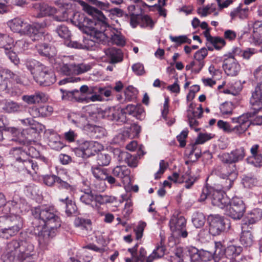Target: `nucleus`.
<instances>
[{
  "instance_id": "obj_1",
  "label": "nucleus",
  "mask_w": 262,
  "mask_h": 262,
  "mask_svg": "<svg viewBox=\"0 0 262 262\" xmlns=\"http://www.w3.org/2000/svg\"><path fill=\"white\" fill-rule=\"evenodd\" d=\"M78 2L89 14L97 15L100 19H101V20H95L85 17L79 29L89 35L90 40L92 41L97 43L103 42L106 38V34L105 33L107 26L105 21L106 17L101 11L89 5L84 1L78 0Z\"/></svg>"
},
{
  "instance_id": "obj_27",
  "label": "nucleus",
  "mask_w": 262,
  "mask_h": 262,
  "mask_svg": "<svg viewBox=\"0 0 262 262\" xmlns=\"http://www.w3.org/2000/svg\"><path fill=\"white\" fill-rule=\"evenodd\" d=\"M203 111L200 105L196 108V110H187V117L190 126L195 130L198 129L195 128L199 124L197 119L202 117Z\"/></svg>"
},
{
  "instance_id": "obj_55",
  "label": "nucleus",
  "mask_w": 262,
  "mask_h": 262,
  "mask_svg": "<svg viewBox=\"0 0 262 262\" xmlns=\"http://www.w3.org/2000/svg\"><path fill=\"white\" fill-rule=\"evenodd\" d=\"M138 91L137 89L132 85L126 88L124 91L125 99L128 101L134 100L137 96Z\"/></svg>"
},
{
  "instance_id": "obj_41",
  "label": "nucleus",
  "mask_w": 262,
  "mask_h": 262,
  "mask_svg": "<svg viewBox=\"0 0 262 262\" xmlns=\"http://www.w3.org/2000/svg\"><path fill=\"white\" fill-rule=\"evenodd\" d=\"M165 246L161 243L160 245H158L152 253L147 257L146 262H152L155 259L162 257L165 254Z\"/></svg>"
},
{
  "instance_id": "obj_5",
  "label": "nucleus",
  "mask_w": 262,
  "mask_h": 262,
  "mask_svg": "<svg viewBox=\"0 0 262 262\" xmlns=\"http://www.w3.org/2000/svg\"><path fill=\"white\" fill-rule=\"evenodd\" d=\"M54 60V68L64 75H79L88 72L91 68L88 64H75L72 56H64L62 58H57Z\"/></svg>"
},
{
  "instance_id": "obj_19",
  "label": "nucleus",
  "mask_w": 262,
  "mask_h": 262,
  "mask_svg": "<svg viewBox=\"0 0 262 262\" xmlns=\"http://www.w3.org/2000/svg\"><path fill=\"white\" fill-rule=\"evenodd\" d=\"M250 102L254 113H255L262 108V82H258L255 86Z\"/></svg>"
},
{
  "instance_id": "obj_34",
  "label": "nucleus",
  "mask_w": 262,
  "mask_h": 262,
  "mask_svg": "<svg viewBox=\"0 0 262 262\" xmlns=\"http://www.w3.org/2000/svg\"><path fill=\"white\" fill-rule=\"evenodd\" d=\"M105 55L110 59V63H115L123 59V55L120 50L114 48H108L105 50Z\"/></svg>"
},
{
  "instance_id": "obj_57",
  "label": "nucleus",
  "mask_w": 262,
  "mask_h": 262,
  "mask_svg": "<svg viewBox=\"0 0 262 262\" xmlns=\"http://www.w3.org/2000/svg\"><path fill=\"white\" fill-rule=\"evenodd\" d=\"M85 16L83 14L79 12H76L74 14L72 18L71 19V23L77 27L79 29L80 28L83 21L84 20Z\"/></svg>"
},
{
  "instance_id": "obj_48",
  "label": "nucleus",
  "mask_w": 262,
  "mask_h": 262,
  "mask_svg": "<svg viewBox=\"0 0 262 262\" xmlns=\"http://www.w3.org/2000/svg\"><path fill=\"white\" fill-rule=\"evenodd\" d=\"M55 31L58 34V36L61 38L67 40H69L71 38V31L65 25H61L57 26L56 28Z\"/></svg>"
},
{
  "instance_id": "obj_6",
  "label": "nucleus",
  "mask_w": 262,
  "mask_h": 262,
  "mask_svg": "<svg viewBox=\"0 0 262 262\" xmlns=\"http://www.w3.org/2000/svg\"><path fill=\"white\" fill-rule=\"evenodd\" d=\"M206 199L210 200L213 206L223 210H224L230 203L229 198L223 191L208 186L203 188L199 201L203 202Z\"/></svg>"
},
{
  "instance_id": "obj_54",
  "label": "nucleus",
  "mask_w": 262,
  "mask_h": 262,
  "mask_svg": "<svg viewBox=\"0 0 262 262\" xmlns=\"http://www.w3.org/2000/svg\"><path fill=\"white\" fill-rule=\"evenodd\" d=\"M58 187L60 189H64L68 191L69 195L72 196L76 190L74 186L69 184L67 182L62 180L60 177L57 179V183Z\"/></svg>"
},
{
  "instance_id": "obj_21",
  "label": "nucleus",
  "mask_w": 262,
  "mask_h": 262,
  "mask_svg": "<svg viewBox=\"0 0 262 262\" xmlns=\"http://www.w3.org/2000/svg\"><path fill=\"white\" fill-rule=\"evenodd\" d=\"M223 68L225 73L231 76L237 75L241 70L240 65L232 56H230L224 60Z\"/></svg>"
},
{
  "instance_id": "obj_50",
  "label": "nucleus",
  "mask_w": 262,
  "mask_h": 262,
  "mask_svg": "<svg viewBox=\"0 0 262 262\" xmlns=\"http://www.w3.org/2000/svg\"><path fill=\"white\" fill-rule=\"evenodd\" d=\"M192 222L196 228H201L205 224V217L202 212H195L192 215Z\"/></svg>"
},
{
  "instance_id": "obj_3",
  "label": "nucleus",
  "mask_w": 262,
  "mask_h": 262,
  "mask_svg": "<svg viewBox=\"0 0 262 262\" xmlns=\"http://www.w3.org/2000/svg\"><path fill=\"white\" fill-rule=\"evenodd\" d=\"M2 259L3 262H35L37 254L30 242L13 240L8 243Z\"/></svg>"
},
{
  "instance_id": "obj_64",
  "label": "nucleus",
  "mask_w": 262,
  "mask_h": 262,
  "mask_svg": "<svg viewBox=\"0 0 262 262\" xmlns=\"http://www.w3.org/2000/svg\"><path fill=\"white\" fill-rule=\"evenodd\" d=\"M215 250L214 254L216 257H219L220 258L225 255V249L222 245L221 242H215Z\"/></svg>"
},
{
  "instance_id": "obj_17",
  "label": "nucleus",
  "mask_w": 262,
  "mask_h": 262,
  "mask_svg": "<svg viewBox=\"0 0 262 262\" xmlns=\"http://www.w3.org/2000/svg\"><path fill=\"white\" fill-rule=\"evenodd\" d=\"M262 218V210L255 208L248 212L246 217L243 220L242 229L246 228L252 229L253 224H256Z\"/></svg>"
},
{
  "instance_id": "obj_56",
  "label": "nucleus",
  "mask_w": 262,
  "mask_h": 262,
  "mask_svg": "<svg viewBox=\"0 0 262 262\" xmlns=\"http://www.w3.org/2000/svg\"><path fill=\"white\" fill-rule=\"evenodd\" d=\"M29 43L25 40H17L15 45H13V50L17 53H21L28 49Z\"/></svg>"
},
{
  "instance_id": "obj_53",
  "label": "nucleus",
  "mask_w": 262,
  "mask_h": 262,
  "mask_svg": "<svg viewBox=\"0 0 262 262\" xmlns=\"http://www.w3.org/2000/svg\"><path fill=\"white\" fill-rule=\"evenodd\" d=\"M200 251L194 247H187L185 249V253L189 255L190 259L192 261H199Z\"/></svg>"
},
{
  "instance_id": "obj_44",
  "label": "nucleus",
  "mask_w": 262,
  "mask_h": 262,
  "mask_svg": "<svg viewBox=\"0 0 262 262\" xmlns=\"http://www.w3.org/2000/svg\"><path fill=\"white\" fill-rule=\"evenodd\" d=\"M13 43V39L6 34L0 33V48L5 51L11 49Z\"/></svg>"
},
{
  "instance_id": "obj_38",
  "label": "nucleus",
  "mask_w": 262,
  "mask_h": 262,
  "mask_svg": "<svg viewBox=\"0 0 262 262\" xmlns=\"http://www.w3.org/2000/svg\"><path fill=\"white\" fill-rule=\"evenodd\" d=\"M86 132L90 136L96 138H101L106 135V131L104 128L92 123H91Z\"/></svg>"
},
{
  "instance_id": "obj_60",
  "label": "nucleus",
  "mask_w": 262,
  "mask_h": 262,
  "mask_svg": "<svg viewBox=\"0 0 262 262\" xmlns=\"http://www.w3.org/2000/svg\"><path fill=\"white\" fill-rule=\"evenodd\" d=\"M94 200H95V197L91 191L83 192L80 196V201L87 205H90Z\"/></svg>"
},
{
  "instance_id": "obj_23",
  "label": "nucleus",
  "mask_w": 262,
  "mask_h": 262,
  "mask_svg": "<svg viewBox=\"0 0 262 262\" xmlns=\"http://www.w3.org/2000/svg\"><path fill=\"white\" fill-rule=\"evenodd\" d=\"M236 168L235 164L227 167V171L222 173L223 179L227 178L226 183L223 185L222 188L225 190H229L232 186L234 180L237 177Z\"/></svg>"
},
{
  "instance_id": "obj_15",
  "label": "nucleus",
  "mask_w": 262,
  "mask_h": 262,
  "mask_svg": "<svg viewBox=\"0 0 262 262\" xmlns=\"http://www.w3.org/2000/svg\"><path fill=\"white\" fill-rule=\"evenodd\" d=\"M209 232L212 235L220 234L226 228V221L220 215L216 214L209 217Z\"/></svg>"
},
{
  "instance_id": "obj_16",
  "label": "nucleus",
  "mask_w": 262,
  "mask_h": 262,
  "mask_svg": "<svg viewBox=\"0 0 262 262\" xmlns=\"http://www.w3.org/2000/svg\"><path fill=\"white\" fill-rule=\"evenodd\" d=\"M88 250L100 252L102 249L95 245H89L79 250L77 255V258L71 257L67 262H90L92 259V255Z\"/></svg>"
},
{
  "instance_id": "obj_14",
  "label": "nucleus",
  "mask_w": 262,
  "mask_h": 262,
  "mask_svg": "<svg viewBox=\"0 0 262 262\" xmlns=\"http://www.w3.org/2000/svg\"><path fill=\"white\" fill-rule=\"evenodd\" d=\"M34 79L39 84L45 86H49L56 81L54 72L45 66L36 74Z\"/></svg>"
},
{
  "instance_id": "obj_52",
  "label": "nucleus",
  "mask_w": 262,
  "mask_h": 262,
  "mask_svg": "<svg viewBox=\"0 0 262 262\" xmlns=\"http://www.w3.org/2000/svg\"><path fill=\"white\" fill-rule=\"evenodd\" d=\"M254 35L253 42L255 45H260L262 43V39L258 38L259 32H262V23L261 21H256L253 25Z\"/></svg>"
},
{
  "instance_id": "obj_39",
  "label": "nucleus",
  "mask_w": 262,
  "mask_h": 262,
  "mask_svg": "<svg viewBox=\"0 0 262 262\" xmlns=\"http://www.w3.org/2000/svg\"><path fill=\"white\" fill-rule=\"evenodd\" d=\"M39 132L37 129L33 127H30L21 131V135H23L22 138L24 139V142L22 143H25L26 142H31L34 141L38 136Z\"/></svg>"
},
{
  "instance_id": "obj_28",
  "label": "nucleus",
  "mask_w": 262,
  "mask_h": 262,
  "mask_svg": "<svg viewBox=\"0 0 262 262\" xmlns=\"http://www.w3.org/2000/svg\"><path fill=\"white\" fill-rule=\"evenodd\" d=\"M15 224L14 225L2 229V236L4 238H8L11 236L16 235L22 228V221L19 216H15Z\"/></svg>"
},
{
  "instance_id": "obj_2",
  "label": "nucleus",
  "mask_w": 262,
  "mask_h": 262,
  "mask_svg": "<svg viewBox=\"0 0 262 262\" xmlns=\"http://www.w3.org/2000/svg\"><path fill=\"white\" fill-rule=\"evenodd\" d=\"M35 213L45 224L38 232V242L40 246L45 248L50 239L56 235L57 228L61 226V221L53 206H42L36 209Z\"/></svg>"
},
{
  "instance_id": "obj_4",
  "label": "nucleus",
  "mask_w": 262,
  "mask_h": 262,
  "mask_svg": "<svg viewBox=\"0 0 262 262\" xmlns=\"http://www.w3.org/2000/svg\"><path fill=\"white\" fill-rule=\"evenodd\" d=\"M7 25L11 30L21 35L29 36L32 41H37L41 39L42 32L41 29L47 27L46 21L35 23L31 25L21 18L16 17L9 20Z\"/></svg>"
},
{
  "instance_id": "obj_37",
  "label": "nucleus",
  "mask_w": 262,
  "mask_h": 262,
  "mask_svg": "<svg viewBox=\"0 0 262 262\" xmlns=\"http://www.w3.org/2000/svg\"><path fill=\"white\" fill-rule=\"evenodd\" d=\"M25 65L28 70L30 71L34 78L36 74L39 73L42 67L45 66L38 61L34 59H27L26 61Z\"/></svg>"
},
{
  "instance_id": "obj_24",
  "label": "nucleus",
  "mask_w": 262,
  "mask_h": 262,
  "mask_svg": "<svg viewBox=\"0 0 262 262\" xmlns=\"http://www.w3.org/2000/svg\"><path fill=\"white\" fill-rule=\"evenodd\" d=\"M92 172L94 177L100 181L99 184H95L96 188L98 191H103L106 188L104 178L107 174V170L104 168L92 167Z\"/></svg>"
},
{
  "instance_id": "obj_10",
  "label": "nucleus",
  "mask_w": 262,
  "mask_h": 262,
  "mask_svg": "<svg viewBox=\"0 0 262 262\" xmlns=\"http://www.w3.org/2000/svg\"><path fill=\"white\" fill-rule=\"evenodd\" d=\"M224 213L234 220H239L243 216L246 206L243 200L235 196L230 200L229 204L224 209Z\"/></svg>"
},
{
  "instance_id": "obj_22",
  "label": "nucleus",
  "mask_w": 262,
  "mask_h": 262,
  "mask_svg": "<svg viewBox=\"0 0 262 262\" xmlns=\"http://www.w3.org/2000/svg\"><path fill=\"white\" fill-rule=\"evenodd\" d=\"M22 100L29 105L45 103L48 100L47 95L41 92L37 91L33 94L24 95L21 97Z\"/></svg>"
},
{
  "instance_id": "obj_61",
  "label": "nucleus",
  "mask_w": 262,
  "mask_h": 262,
  "mask_svg": "<svg viewBox=\"0 0 262 262\" xmlns=\"http://www.w3.org/2000/svg\"><path fill=\"white\" fill-rule=\"evenodd\" d=\"M242 183L245 187L250 188L256 185L257 180L253 177L246 176L243 178Z\"/></svg>"
},
{
  "instance_id": "obj_8",
  "label": "nucleus",
  "mask_w": 262,
  "mask_h": 262,
  "mask_svg": "<svg viewBox=\"0 0 262 262\" xmlns=\"http://www.w3.org/2000/svg\"><path fill=\"white\" fill-rule=\"evenodd\" d=\"M104 113L105 114H107L106 116L109 119L125 121L123 118L124 115L128 114L138 118L144 113V111L140 105L128 104L121 110H116L113 107L105 110Z\"/></svg>"
},
{
  "instance_id": "obj_20",
  "label": "nucleus",
  "mask_w": 262,
  "mask_h": 262,
  "mask_svg": "<svg viewBox=\"0 0 262 262\" xmlns=\"http://www.w3.org/2000/svg\"><path fill=\"white\" fill-rule=\"evenodd\" d=\"M168 179L174 183H185V187L189 189L193 185L196 179L190 175L189 171H187L184 174L180 177L179 174L177 172H174L171 176L168 177Z\"/></svg>"
},
{
  "instance_id": "obj_45",
  "label": "nucleus",
  "mask_w": 262,
  "mask_h": 262,
  "mask_svg": "<svg viewBox=\"0 0 262 262\" xmlns=\"http://www.w3.org/2000/svg\"><path fill=\"white\" fill-rule=\"evenodd\" d=\"M75 227L81 230H88L91 227V221L90 220L81 217H76L74 222Z\"/></svg>"
},
{
  "instance_id": "obj_63",
  "label": "nucleus",
  "mask_w": 262,
  "mask_h": 262,
  "mask_svg": "<svg viewBox=\"0 0 262 262\" xmlns=\"http://www.w3.org/2000/svg\"><path fill=\"white\" fill-rule=\"evenodd\" d=\"M140 26L141 27H150L152 28L154 25V22L151 18L148 15H140Z\"/></svg>"
},
{
  "instance_id": "obj_59",
  "label": "nucleus",
  "mask_w": 262,
  "mask_h": 262,
  "mask_svg": "<svg viewBox=\"0 0 262 262\" xmlns=\"http://www.w3.org/2000/svg\"><path fill=\"white\" fill-rule=\"evenodd\" d=\"M49 145L56 150H59L62 147V144L59 141V138L56 135H52L50 137Z\"/></svg>"
},
{
  "instance_id": "obj_12",
  "label": "nucleus",
  "mask_w": 262,
  "mask_h": 262,
  "mask_svg": "<svg viewBox=\"0 0 262 262\" xmlns=\"http://www.w3.org/2000/svg\"><path fill=\"white\" fill-rule=\"evenodd\" d=\"M251 117V113H248L238 117L232 118V123L236 124L234 126H232V133L237 135L244 133L251 124L250 118Z\"/></svg>"
},
{
  "instance_id": "obj_25",
  "label": "nucleus",
  "mask_w": 262,
  "mask_h": 262,
  "mask_svg": "<svg viewBox=\"0 0 262 262\" xmlns=\"http://www.w3.org/2000/svg\"><path fill=\"white\" fill-rule=\"evenodd\" d=\"M242 248L241 246L230 245L225 250V256L230 262H240L243 258L241 255Z\"/></svg>"
},
{
  "instance_id": "obj_7",
  "label": "nucleus",
  "mask_w": 262,
  "mask_h": 262,
  "mask_svg": "<svg viewBox=\"0 0 262 262\" xmlns=\"http://www.w3.org/2000/svg\"><path fill=\"white\" fill-rule=\"evenodd\" d=\"M86 111L89 116L83 114H76L71 119V122L77 127L82 128L86 132L89 127L91 124V122L96 121L98 118L102 116L105 117L106 115H103L101 112L95 105H91L87 107Z\"/></svg>"
},
{
  "instance_id": "obj_43",
  "label": "nucleus",
  "mask_w": 262,
  "mask_h": 262,
  "mask_svg": "<svg viewBox=\"0 0 262 262\" xmlns=\"http://www.w3.org/2000/svg\"><path fill=\"white\" fill-rule=\"evenodd\" d=\"M246 228L243 229L241 242L245 247H250L253 243V236L250 231H246Z\"/></svg>"
},
{
  "instance_id": "obj_35",
  "label": "nucleus",
  "mask_w": 262,
  "mask_h": 262,
  "mask_svg": "<svg viewBox=\"0 0 262 262\" xmlns=\"http://www.w3.org/2000/svg\"><path fill=\"white\" fill-rule=\"evenodd\" d=\"M204 35L206 38L207 40L209 41L216 50H220L225 45V41L223 38L219 37H213L211 36L209 29H206L204 32Z\"/></svg>"
},
{
  "instance_id": "obj_47",
  "label": "nucleus",
  "mask_w": 262,
  "mask_h": 262,
  "mask_svg": "<svg viewBox=\"0 0 262 262\" xmlns=\"http://www.w3.org/2000/svg\"><path fill=\"white\" fill-rule=\"evenodd\" d=\"M2 108L7 113H14L20 111L22 105L13 101H6Z\"/></svg>"
},
{
  "instance_id": "obj_51",
  "label": "nucleus",
  "mask_w": 262,
  "mask_h": 262,
  "mask_svg": "<svg viewBox=\"0 0 262 262\" xmlns=\"http://www.w3.org/2000/svg\"><path fill=\"white\" fill-rule=\"evenodd\" d=\"M116 200V197L107 195L98 194L95 196V202L100 205L112 203Z\"/></svg>"
},
{
  "instance_id": "obj_9",
  "label": "nucleus",
  "mask_w": 262,
  "mask_h": 262,
  "mask_svg": "<svg viewBox=\"0 0 262 262\" xmlns=\"http://www.w3.org/2000/svg\"><path fill=\"white\" fill-rule=\"evenodd\" d=\"M77 147L74 149L75 154L79 157L85 158L95 155L102 148V146L97 142L80 140L77 141Z\"/></svg>"
},
{
  "instance_id": "obj_36",
  "label": "nucleus",
  "mask_w": 262,
  "mask_h": 262,
  "mask_svg": "<svg viewBox=\"0 0 262 262\" xmlns=\"http://www.w3.org/2000/svg\"><path fill=\"white\" fill-rule=\"evenodd\" d=\"M107 34L106 33H105ZM110 37L112 42L113 44L119 46H123L125 44V39L124 37L122 35L121 32L117 30L113 29L111 30L110 37H108L106 35V39L107 38ZM104 40L103 41H104Z\"/></svg>"
},
{
  "instance_id": "obj_18",
  "label": "nucleus",
  "mask_w": 262,
  "mask_h": 262,
  "mask_svg": "<svg viewBox=\"0 0 262 262\" xmlns=\"http://www.w3.org/2000/svg\"><path fill=\"white\" fill-rule=\"evenodd\" d=\"M29 152L28 153L26 151V149H23L20 147L14 148L12 150H11V155L16 160L14 164L15 167H17L18 168V166L17 165L18 164L19 162H25V161L28 159L29 157H33L36 156V154H33V151L35 150V149L33 147H30L29 148Z\"/></svg>"
},
{
  "instance_id": "obj_42",
  "label": "nucleus",
  "mask_w": 262,
  "mask_h": 262,
  "mask_svg": "<svg viewBox=\"0 0 262 262\" xmlns=\"http://www.w3.org/2000/svg\"><path fill=\"white\" fill-rule=\"evenodd\" d=\"M57 9L53 7L49 6L46 4H42L39 5V17H43L46 16H51L56 14Z\"/></svg>"
},
{
  "instance_id": "obj_46",
  "label": "nucleus",
  "mask_w": 262,
  "mask_h": 262,
  "mask_svg": "<svg viewBox=\"0 0 262 262\" xmlns=\"http://www.w3.org/2000/svg\"><path fill=\"white\" fill-rule=\"evenodd\" d=\"M4 130L8 132L12 135L13 138L11 140L18 142L20 143L24 142V139L22 138L23 135H21V132L18 128L12 127H5Z\"/></svg>"
},
{
  "instance_id": "obj_49",
  "label": "nucleus",
  "mask_w": 262,
  "mask_h": 262,
  "mask_svg": "<svg viewBox=\"0 0 262 262\" xmlns=\"http://www.w3.org/2000/svg\"><path fill=\"white\" fill-rule=\"evenodd\" d=\"M96 160L98 165L105 166H107L110 164L111 157L106 153L100 152L97 154Z\"/></svg>"
},
{
  "instance_id": "obj_58",
  "label": "nucleus",
  "mask_w": 262,
  "mask_h": 262,
  "mask_svg": "<svg viewBox=\"0 0 262 262\" xmlns=\"http://www.w3.org/2000/svg\"><path fill=\"white\" fill-rule=\"evenodd\" d=\"M233 104L232 102H225L220 105V109L222 114L223 115H226L231 114L233 110Z\"/></svg>"
},
{
  "instance_id": "obj_30",
  "label": "nucleus",
  "mask_w": 262,
  "mask_h": 262,
  "mask_svg": "<svg viewBox=\"0 0 262 262\" xmlns=\"http://www.w3.org/2000/svg\"><path fill=\"white\" fill-rule=\"evenodd\" d=\"M60 91L62 94L61 98L62 100L83 102L84 98L80 96V94L78 90H74L68 91L61 89Z\"/></svg>"
},
{
  "instance_id": "obj_40",
  "label": "nucleus",
  "mask_w": 262,
  "mask_h": 262,
  "mask_svg": "<svg viewBox=\"0 0 262 262\" xmlns=\"http://www.w3.org/2000/svg\"><path fill=\"white\" fill-rule=\"evenodd\" d=\"M69 195H66L64 199H60L59 201L66 204V213L68 216H71L77 213V208L75 204L69 199Z\"/></svg>"
},
{
  "instance_id": "obj_13",
  "label": "nucleus",
  "mask_w": 262,
  "mask_h": 262,
  "mask_svg": "<svg viewBox=\"0 0 262 262\" xmlns=\"http://www.w3.org/2000/svg\"><path fill=\"white\" fill-rule=\"evenodd\" d=\"M246 157V150L244 147H239L230 152H225L220 156V160L225 163L235 164L242 161Z\"/></svg>"
},
{
  "instance_id": "obj_26",
  "label": "nucleus",
  "mask_w": 262,
  "mask_h": 262,
  "mask_svg": "<svg viewBox=\"0 0 262 262\" xmlns=\"http://www.w3.org/2000/svg\"><path fill=\"white\" fill-rule=\"evenodd\" d=\"M53 111V107L50 105H42L38 107L34 106L29 108V114L34 118L49 116Z\"/></svg>"
},
{
  "instance_id": "obj_33",
  "label": "nucleus",
  "mask_w": 262,
  "mask_h": 262,
  "mask_svg": "<svg viewBox=\"0 0 262 262\" xmlns=\"http://www.w3.org/2000/svg\"><path fill=\"white\" fill-rule=\"evenodd\" d=\"M4 70L0 72V92H5L11 96L17 95L18 92L13 88H10L6 75H4Z\"/></svg>"
},
{
  "instance_id": "obj_11",
  "label": "nucleus",
  "mask_w": 262,
  "mask_h": 262,
  "mask_svg": "<svg viewBox=\"0 0 262 262\" xmlns=\"http://www.w3.org/2000/svg\"><path fill=\"white\" fill-rule=\"evenodd\" d=\"M186 220L183 216L173 215L169 221V225L172 236L175 237L185 238L188 233L185 229Z\"/></svg>"
},
{
  "instance_id": "obj_29",
  "label": "nucleus",
  "mask_w": 262,
  "mask_h": 262,
  "mask_svg": "<svg viewBox=\"0 0 262 262\" xmlns=\"http://www.w3.org/2000/svg\"><path fill=\"white\" fill-rule=\"evenodd\" d=\"M17 165L18 166V170L23 172L24 174H31L32 172L31 170L36 172L38 169L37 165L30 159V157L25 162H19Z\"/></svg>"
},
{
  "instance_id": "obj_62",
  "label": "nucleus",
  "mask_w": 262,
  "mask_h": 262,
  "mask_svg": "<svg viewBox=\"0 0 262 262\" xmlns=\"http://www.w3.org/2000/svg\"><path fill=\"white\" fill-rule=\"evenodd\" d=\"M247 160L248 163L252 164L255 167L262 166V155L261 154L248 158Z\"/></svg>"
},
{
  "instance_id": "obj_32",
  "label": "nucleus",
  "mask_w": 262,
  "mask_h": 262,
  "mask_svg": "<svg viewBox=\"0 0 262 262\" xmlns=\"http://www.w3.org/2000/svg\"><path fill=\"white\" fill-rule=\"evenodd\" d=\"M38 53L41 56L52 59L56 54V50L54 48L49 46L46 43H39L35 46Z\"/></svg>"
},
{
  "instance_id": "obj_31",
  "label": "nucleus",
  "mask_w": 262,
  "mask_h": 262,
  "mask_svg": "<svg viewBox=\"0 0 262 262\" xmlns=\"http://www.w3.org/2000/svg\"><path fill=\"white\" fill-rule=\"evenodd\" d=\"M113 174L114 176L122 180L124 182L128 183L130 181V170L126 166H117L113 170Z\"/></svg>"
}]
</instances>
